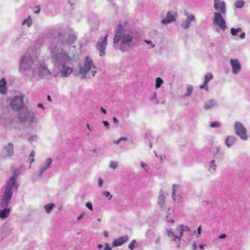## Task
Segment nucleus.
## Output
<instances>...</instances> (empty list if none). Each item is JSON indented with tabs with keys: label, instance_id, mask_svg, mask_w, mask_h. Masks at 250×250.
<instances>
[{
	"label": "nucleus",
	"instance_id": "obj_15",
	"mask_svg": "<svg viewBox=\"0 0 250 250\" xmlns=\"http://www.w3.org/2000/svg\"><path fill=\"white\" fill-rule=\"evenodd\" d=\"M214 3L215 9L217 11H220V13L223 15H225L227 10L225 2L220 0H214Z\"/></svg>",
	"mask_w": 250,
	"mask_h": 250
},
{
	"label": "nucleus",
	"instance_id": "obj_7",
	"mask_svg": "<svg viewBox=\"0 0 250 250\" xmlns=\"http://www.w3.org/2000/svg\"><path fill=\"white\" fill-rule=\"evenodd\" d=\"M33 72L36 74V77L43 79L51 75V71L48 68L47 65L44 62H40L37 65V71L34 70Z\"/></svg>",
	"mask_w": 250,
	"mask_h": 250
},
{
	"label": "nucleus",
	"instance_id": "obj_58",
	"mask_svg": "<svg viewBox=\"0 0 250 250\" xmlns=\"http://www.w3.org/2000/svg\"><path fill=\"white\" fill-rule=\"evenodd\" d=\"M197 232H198V234H201V226H200L198 229H197Z\"/></svg>",
	"mask_w": 250,
	"mask_h": 250
},
{
	"label": "nucleus",
	"instance_id": "obj_64",
	"mask_svg": "<svg viewBox=\"0 0 250 250\" xmlns=\"http://www.w3.org/2000/svg\"><path fill=\"white\" fill-rule=\"evenodd\" d=\"M101 111L102 112L104 113V114H106V111L103 107H101Z\"/></svg>",
	"mask_w": 250,
	"mask_h": 250
},
{
	"label": "nucleus",
	"instance_id": "obj_26",
	"mask_svg": "<svg viewBox=\"0 0 250 250\" xmlns=\"http://www.w3.org/2000/svg\"><path fill=\"white\" fill-rule=\"evenodd\" d=\"M158 204L161 208H163L165 205V197L163 193L161 192L158 199Z\"/></svg>",
	"mask_w": 250,
	"mask_h": 250
},
{
	"label": "nucleus",
	"instance_id": "obj_40",
	"mask_svg": "<svg viewBox=\"0 0 250 250\" xmlns=\"http://www.w3.org/2000/svg\"><path fill=\"white\" fill-rule=\"evenodd\" d=\"M178 187H179V185H178L174 184L172 185V196L173 198H174V197L175 195L176 189Z\"/></svg>",
	"mask_w": 250,
	"mask_h": 250
},
{
	"label": "nucleus",
	"instance_id": "obj_54",
	"mask_svg": "<svg viewBox=\"0 0 250 250\" xmlns=\"http://www.w3.org/2000/svg\"><path fill=\"white\" fill-rule=\"evenodd\" d=\"M38 107L42 108L43 110H44V107L42 103L38 104Z\"/></svg>",
	"mask_w": 250,
	"mask_h": 250
},
{
	"label": "nucleus",
	"instance_id": "obj_57",
	"mask_svg": "<svg viewBox=\"0 0 250 250\" xmlns=\"http://www.w3.org/2000/svg\"><path fill=\"white\" fill-rule=\"evenodd\" d=\"M160 242V237H158L155 240V244H158V243H159Z\"/></svg>",
	"mask_w": 250,
	"mask_h": 250
},
{
	"label": "nucleus",
	"instance_id": "obj_9",
	"mask_svg": "<svg viewBox=\"0 0 250 250\" xmlns=\"http://www.w3.org/2000/svg\"><path fill=\"white\" fill-rule=\"evenodd\" d=\"M23 95L21 94L10 99V105L15 111H19L23 106Z\"/></svg>",
	"mask_w": 250,
	"mask_h": 250
},
{
	"label": "nucleus",
	"instance_id": "obj_49",
	"mask_svg": "<svg viewBox=\"0 0 250 250\" xmlns=\"http://www.w3.org/2000/svg\"><path fill=\"white\" fill-rule=\"evenodd\" d=\"M245 36H246L245 33L243 32L241 33V34L239 36V37L241 39H243L245 38Z\"/></svg>",
	"mask_w": 250,
	"mask_h": 250
},
{
	"label": "nucleus",
	"instance_id": "obj_56",
	"mask_svg": "<svg viewBox=\"0 0 250 250\" xmlns=\"http://www.w3.org/2000/svg\"><path fill=\"white\" fill-rule=\"evenodd\" d=\"M38 9V10H36V11H34V13L35 14H38L39 13L40 11V6H38L36 7Z\"/></svg>",
	"mask_w": 250,
	"mask_h": 250
},
{
	"label": "nucleus",
	"instance_id": "obj_20",
	"mask_svg": "<svg viewBox=\"0 0 250 250\" xmlns=\"http://www.w3.org/2000/svg\"><path fill=\"white\" fill-rule=\"evenodd\" d=\"M128 240V237L127 235L122 236L116 239H114L112 245L114 247H118L123 245Z\"/></svg>",
	"mask_w": 250,
	"mask_h": 250
},
{
	"label": "nucleus",
	"instance_id": "obj_30",
	"mask_svg": "<svg viewBox=\"0 0 250 250\" xmlns=\"http://www.w3.org/2000/svg\"><path fill=\"white\" fill-rule=\"evenodd\" d=\"M242 30V28L240 27H238L237 28H231L230 29V33L233 36H237L238 33L239 32H241Z\"/></svg>",
	"mask_w": 250,
	"mask_h": 250
},
{
	"label": "nucleus",
	"instance_id": "obj_6",
	"mask_svg": "<svg viewBox=\"0 0 250 250\" xmlns=\"http://www.w3.org/2000/svg\"><path fill=\"white\" fill-rule=\"evenodd\" d=\"M18 119L21 123L32 128L36 126L39 123V118L35 116L34 112L27 108L19 112Z\"/></svg>",
	"mask_w": 250,
	"mask_h": 250
},
{
	"label": "nucleus",
	"instance_id": "obj_38",
	"mask_svg": "<svg viewBox=\"0 0 250 250\" xmlns=\"http://www.w3.org/2000/svg\"><path fill=\"white\" fill-rule=\"evenodd\" d=\"M102 195L108 198L109 200H110L112 195L110 194V192L108 191H104L102 192Z\"/></svg>",
	"mask_w": 250,
	"mask_h": 250
},
{
	"label": "nucleus",
	"instance_id": "obj_51",
	"mask_svg": "<svg viewBox=\"0 0 250 250\" xmlns=\"http://www.w3.org/2000/svg\"><path fill=\"white\" fill-rule=\"evenodd\" d=\"M113 121L114 123L115 124L117 125L118 124V123H119V121H118V120L116 118H115V117H113Z\"/></svg>",
	"mask_w": 250,
	"mask_h": 250
},
{
	"label": "nucleus",
	"instance_id": "obj_27",
	"mask_svg": "<svg viewBox=\"0 0 250 250\" xmlns=\"http://www.w3.org/2000/svg\"><path fill=\"white\" fill-rule=\"evenodd\" d=\"M178 229L180 230V236H182L183 234L184 231H189L190 229L188 227L181 225L178 226Z\"/></svg>",
	"mask_w": 250,
	"mask_h": 250
},
{
	"label": "nucleus",
	"instance_id": "obj_18",
	"mask_svg": "<svg viewBox=\"0 0 250 250\" xmlns=\"http://www.w3.org/2000/svg\"><path fill=\"white\" fill-rule=\"evenodd\" d=\"M219 154L216 153L213 155V159L208 163V170L211 173H214L217 169L216 160L218 159Z\"/></svg>",
	"mask_w": 250,
	"mask_h": 250
},
{
	"label": "nucleus",
	"instance_id": "obj_13",
	"mask_svg": "<svg viewBox=\"0 0 250 250\" xmlns=\"http://www.w3.org/2000/svg\"><path fill=\"white\" fill-rule=\"evenodd\" d=\"M108 35H106L103 38L98 40L96 44V48L100 52L99 55L103 57L105 54V48L107 44Z\"/></svg>",
	"mask_w": 250,
	"mask_h": 250
},
{
	"label": "nucleus",
	"instance_id": "obj_62",
	"mask_svg": "<svg viewBox=\"0 0 250 250\" xmlns=\"http://www.w3.org/2000/svg\"><path fill=\"white\" fill-rule=\"evenodd\" d=\"M119 139L120 140V141H125L127 140V138L124 137H122L120 138Z\"/></svg>",
	"mask_w": 250,
	"mask_h": 250
},
{
	"label": "nucleus",
	"instance_id": "obj_61",
	"mask_svg": "<svg viewBox=\"0 0 250 250\" xmlns=\"http://www.w3.org/2000/svg\"><path fill=\"white\" fill-rule=\"evenodd\" d=\"M104 236L105 237H108V233L107 232V231H104Z\"/></svg>",
	"mask_w": 250,
	"mask_h": 250
},
{
	"label": "nucleus",
	"instance_id": "obj_22",
	"mask_svg": "<svg viewBox=\"0 0 250 250\" xmlns=\"http://www.w3.org/2000/svg\"><path fill=\"white\" fill-rule=\"evenodd\" d=\"M216 107H218V104L217 102L214 99H211L206 102L204 105V108L205 110H209Z\"/></svg>",
	"mask_w": 250,
	"mask_h": 250
},
{
	"label": "nucleus",
	"instance_id": "obj_11",
	"mask_svg": "<svg viewBox=\"0 0 250 250\" xmlns=\"http://www.w3.org/2000/svg\"><path fill=\"white\" fill-rule=\"evenodd\" d=\"M14 155V145L12 143H9L4 146L0 152V156L3 159L10 158Z\"/></svg>",
	"mask_w": 250,
	"mask_h": 250
},
{
	"label": "nucleus",
	"instance_id": "obj_60",
	"mask_svg": "<svg viewBox=\"0 0 250 250\" xmlns=\"http://www.w3.org/2000/svg\"><path fill=\"white\" fill-rule=\"evenodd\" d=\"M176 235H178V236H180V230L178 229V226L176 228Z\"/></svg>",
	"mask_w": 250,
	"mask_h": 250
},
{
	"label": "nucleus",
	"instance_id": "obj_24",
	"mask_svg": "<svg viewBox=\"0 0 250 250\" xmlns=\"http://www.w3.org/2000/svg\"><path fill=\"white\" fill-rule=\"evenodd\" d=\"M236 139L234 136H228L225 140V144L228 147H230L235 143Z\"/></svg>",
	"mask_w": 250,
	"mask_h": 250
},
{
	"label": "nucleus",
	"instance_id": "obj_41",
	"mask_svg": "<svg viewBox=\"0 0 250 250\" xmlns=\"http://www.w3.org/2000/svg\"><path fill=\"white\" fill-rule=\"evenodd\" d=\"M136 243L135 240L132 241L128 245V248L131 250H133L134 248L135 244Z\"/></svg>",
	"mask_w": 250,
	"mask_h": 250
},
{
	"label": "nucleus",
	"instance_id": "obj_23",
	"mask_svg": "<svg viewBox=\"0 0 250 250\" xmlns=\"http://www.w3.org/2000/svg\"><path fill=\"white\" fill-rule=\"evenodd\" d=\"M6 80L4 78H2L0 80V93L2 95H4L6 93Z\"/></svg>",
	"mask_w": 250,
	"mask_h": 250
},
{
	"label": "nucleus",
	"instance_id": "obj_2",
	"mask_svg": "<svg viewBox=\"0 0 250 250\" xmlns=\"http://www.w3.org/2000/svg\"><path fill=\"white\" fill-rule=\"evenodd\" d=\"M115 31L113 43L117 44L121 41L119 49L123 52L127 51L130 47L136 45L139 41V38L135 33L125 30L121 23L115 28Z\"/></svg>",
	"mask_w": 250,
	"mask_h": 250
},
{
	"label": "nucleus",
	"instance_id": "obj_32",
	"mask_svg": "<svg viewBox=\"0 0 250 250\" xmlns=\"http://www.w3.org/2000/svg\"><path fill=\"white\" fill-rule=\"evenodd\" d=\"M244 3L243 0L236 1L234 3V6L236 8H241L244 6Z\"/></svg>",
	"mask_w": 250,
	"mask_h": 250
},
{
	"label": "nucleus",
	"instance_id": "obj_37",
	"mask_svg": "<svg viewBox=\"0 0 250 250\" xmlns=\"http://www.w3.org/2000/svg\"><path fill=\"white\" fill-rule=\"evenodd\" d=\"M35 155V152L34 150H32L29 156V160L30 161V163L32 164L35 161L34 157Z\"/></svg>",
	"mask_w": 250,
	"mask_h": 250
},
{
	"label": "nucleus",
	"instance_id": "obj_48",
	"mask_svg": "<svg viewBox=\"0 0 250 250\" xmlns=\"http://www.w3.org/2000/svg\"><path fill=\"white\" fill-rule=\"evenodd\" d=\"M36 139V136H32V137H30L28 140L30 142V143H32L34 140H35V139Z\"/></svg>",
	"mask_w": 250,
	"mask_h": 250
},
{
	"label": "nucleus",
	"instance_id": "obj_36",
	"mask_svg": "<svg viewBox=\"0 0 250 250\" xmlns=\"http://www.w3.org/2000/svg\"><path fill=\"white\" fill-rule=\"evenodd\" d=\"M118 167V163L116 161H111L109 164V167L113 169H116Z\"/></svg>",
	"mask_w": 250,
	"mask_h": 250
},
{
	"label": "nucleus",
	"instance_id": "obj_21",
	"mask_svg": "<svg viewBox=\"0 0 250 250\" xmlns=\"http://www.w3.org/2000/svg\"><path fill=\"white\" fill-rule=\"evenodd\" d=\"M167 234L168 237L170 238L171 241L176 242L177 240V247H179L180 241H181V237L178 236V235L175 234L172 231V229H170L168 230H167Z\"/></svg>",
	"mask_w": 250,
	"mask_h": 250
},
{
	"label": "nucleus",
	"instance_id": "obj_31",
	"mask_svg": "<svg viewBox=\"0 0 250 250\" xmlns=\"http://www.w3.org/2000/svg\"><path fill=\"white\" fill-rule=\"evenodd\" d=\"M167 214L166 216V219L168 222H170L173 223L174 222V220L173 218V215L171 212H167Z\"/></svg>",
	"mask_w": 250,
	"mask_h": 250
},
{
	"label": "nucleus",
	"instance_id": "obj_14",
	"mask_svg": "<svg viewBox=\"0 0 250 250\" xmlns=\"http://www.w3.org/2000/svg\"><path fill=\"white\" fill-rule=\"evenodd\" d=\"M230 64L232 68V73L234 75L239 74L242 69L241 64L240 61L236 59H231Z\"/></svg>",
	"mask_w": 250,
	"mask_h": 250
},
{
	"label": "nucleus",
	"instance_id": "obj_25",
	"mask_svg": "<svg viewBox=\"0 0 250 250\" xmlns=\"http://www.w3.org/2000/svg\"><path fill=\"white\" fill-rule=\"evenodd\" d=\"M10 212V209L8 208H0V218L1 219H5L7 218Z\"/></svg>",
	"mask_w": 250,
	"mask_h": 250
},
{
	"label": "nucleus",
	"instance_id": "obj_33",
	"mask_svg": "<svg viewBox=\"0 0 250 250\" xmlns=\"http://www.w3.org/2000/svg\"><path fill=\"white\" fill-rule=\"evenodd\" d=\"M26 24L28 27H30L32 24V20L30 17H28L27 19H25L22 22V25Z\"/></svg>",
	"mask_w": 250,
	"mask_h": 250
},
{
	"label": "nucleus",
	"instance_id": "obj_50",
	"mask_svg": "<svg viewBox=\"0 0 250 250\" xmlns=\"http://www.w3.org/2000/svg\"><path fill=\"white\" fill-rule=\"evenodd\" d=\"M104 250H111V248L109 246L107 243H105V246Z\"/></svg>",
	"mask_w": 250,
	"mask_h": 250
},
{
	"label": "nucleus",
	"instance_id": "obj_46",
	"mask_svg": "<svg viewBox=\"0 0 250 250\" xmlns=\"http://www.w3.org/2000/svg\"><path fill=\"white\" fill-rule=\"evenodd\" d=\"M103 123L105 126L106 128L108 129L109 128L110 125L107 121H103Z\"/></svg>",
	"mask_w": 250,
	"mask_h": 250
},
{
	"label": "nucleus",
	"instance_id": "obj_8",
	"mask_svg": "<svg viewBox=\"0 0 250 250\" xmlns=\"http://www.w3.org/2000/svg\"><path fill=\"white\" fill-rule=\"evenodd\" d=\"M234 129L235 134L241 139L246 141L249 138V135L247 130L243 124L237 121L234 124Z\"/></svg>",
	"mask_w": 250,
	"mask_h": 250
},
{
	"label": "nucleus",
	"instance_id": "obj_63",
	"mask_svg": "<svg viewBox=\"0 0 250 250\" xmlns=\"http://www.w3.org/2000/svg\"><path fill=\"white\" fill-rule=\"evenodd\" d=\"M120 142H121V141H120V139H118L117 140H115V141H114V143H115V144H116L118 145V144H119L120 143Z\"/></svg>",
	"mask_w": 250,
	"mask_h": 250
},
{
	"label": "nucleus",
	"instance_id": "obj_52",
	"mask_svg": "<svg viewBox=\"0 0 250 250\" xmlns=\"http://www.w3.org/2000/svg\"><path fill=\"white\" fill-rule=\"evenodd\" d=\"M141 167H142V168H146V167L147 166V164H146V163H144V162H142L141 163Z\"/></svg>",
	"mask_w": 250,
	"mask_h": 250
},
{
	"label": "nucleus",
	"instance_id": "obj_1",
	"mask_svg": "<svg viewBox=\"0 0 250 250\" xmlns=\"http://www.w3.org/2000/svg\"><path fill=\"white\" fill-rule=\"evenodd\" d=\"M49 49L51 60L58 72L63 77H68L73 71L72 67L66 65L71 60L69 55L63 49L53 44L50 45Z\"/></svg>",
	"mask_w": 250,
	"mask_h": 250
},
{
	"label": "nucleus",
	"instance_id": "obj_10",
	"mask_svg": "<svg viewBox=\"0 0 250 250\" xmlns=\"http://www.w3.org/2000/svg\"><path fill=\"white\" fill-rule=\"evenodd\" d=\"M58 37L60 41L64 45H70L74 43L76 39L74 34H67L62 31L59 32Z\"/></svg>",
	"mask_w": 250,
	"mask_h": 250
},
{
	"label": "nucleus",
	"instance_id": "obj_53",
	"mask_svg": "<svg viewBox=\"0 0 250 250\" xmlns=\"http://www.w3.org/2000/svg\"><path fill=\"white\" fill-rule=\"evenodd\" d=\"M98 24H97V23H95L94 26H91V28H92V30H95V29H97L98 28Z\"/></svg>",
	"mask_w": 250,
	"mask_h": 250
},
{
	"label": "nucleus",
	"instance_id": "obj_44",
	"mask_svg": "<svg viewBox=\"0 0 250 250\" xmlns=\"http://www.w3.org/2000/svg\"><path fill=\"white\" fill-rule=\"evenodd\" d=\"M103 183H104V181H103V179L101 177H99L98 178V186L100 188L102 187V186L103 185Z\"/></svg>",
	"mask_w": 250,
	"mask_h": 250
},
{
	"label": "nucleus",
	"instance_id": "obj_59",
	"mask_svg": "<svg viewBox=\"0 0 250 250\" xmlns=\"http://www.w3.org/2000/svg\"><path fill=\"white\" fill-rule=\"evenodd\" d=\"M226 237V235L225 234H222L219 236L220 239H225Z\"/></svg>",
	"mask_w": 250,
	"mask_h": 250
},
{
	"label": "nucleus",
	"instance_id": "obj_39",
	"mask_svg": "<svg viewBox=\"0 0 250 250\" xmlns=\"http://www.w3.org/2000/svg\"><path fill=\"white\" fill-rule=\"evenodd\" d=\"M210 126L212 128H217L220 126V123L218 122L211 123Z\"/></svg>",
	"mask_w": 250,
	"mask_h": 250
},
{
	"label": "nucleus",
	"instance_id": "obj_43",
	"mask_svg": "<svg viewBox=\"0 0 250 250\" xmlns=\"http://www.w3.org/2000/svg\"><path fill=\"white\" fill-rule=\"evenodd\" d=\"M85 206L89 210H93L92 204L91 202L86 203Z\"/></svg>",
	"mask_w": 250,
	"mask_h": 250
},
{
	"label": "nucleus",
	"instance_id": "obj_19",
	"mask_svg": "<svg viewBox=\"0 0 250 250\" xmlns=\"http://www.w3.org/2000/svg\"><path fill=\"white\" fill-rule=\"evenodd\" d=\"M185 15L187 16V18L181 23V25L183 28L187 29L189 27L190 22L195 20V17L194 15L192 14L189 15L187 13H186Z\"/></svg>",
	"mask_w": 250,
	"mask_h": 250
},
{
	"label": "nucleus",
	"instance_id": "obj_45",
	"mask_svg": "<svg viewBox=\"0 0 250 250\" xmlns=\"http://www.w3.org/2000/svg\"><path fill=\"white\" fill-rule=\"evenodd\" d=\"M200 89H205L206 91L208 90V84H205V82H204L203 84L200 86Z\"/></svg>",
	"mask_w": 250,
	"mask_h": 250
},
{
	"label": "nucleus",
	"instance_id": "obj_28",
	"mask_svg": "<svg viewBox=\"0 0 250 250\" xmlns=\"http://www.w3.org/2000/svg\"><path fill=\"white\" fill-rule=\"evenodd\" d=\"M55 205L53 203H50L47 205H46L44 206V208L46 210V212L47 213H50L51 211L53 210V208L55 207Z\"/></svg>",
	"mask_w": 250,
	"mask_h": 250
},
{
	"label": "nucleus",
	"instance_id": "obj_4",
	"mask_svg": "<svg viewBox=\"0 0 250 250\" xmlns=\"http://www.w3.org/2000/svg\"><path fill=\"white\" fill-rule=\"evenodd\" d=\"M34 63L33 59L31 55L27 53L23 55L19 62V71L20 73L26 76L31 81L36 79V74L32 72L31 74L29 73V70Z\"/></svg>",
	"mask_w": 250,
	"mask_h": 250
},
{
	"label": "nucleus",
	"instance_id": "obj_17",
	"mask_svg": "<svg viewBox=\"0 0 250 250\" xmlns=\"http://www.w3.org/2000/svg\"><path fill=\"white\" fill-rule=\"evenodd\" d=\"M176 14H172L169 11L167 13L166 17L161 21V23L164 24H167L176 20Z\"/></svg>",
	"mask_w": 250,
	"mask_h": 250
},
{
	"label": "nucleus",
	"instance_id": "obj_55",
	"mask_svg": "<svg viewBox=\"0 0 250 250\" xmlns=\"http://www.w3.org/2000/svg\"><path fill=\"white\" fill-rule=\"evenodd\" d=\"M84 215V213H82L78 218H77V220H80L81 219H83V216Z\"/></svg>",
	"mask_w": 250,
	"mask_h": 250
},
{
	"label": "nucleus",
	"instance_id": "obj_12",
	"mask_svg": "<svg viewBox=\"0 0 250 250\" xmlns=\"http://www.w3.org/2000/svg\"><path fill=\"white\" fill-rule=\"evenodd\" d=\"M213 22L214 24L217 25L220 29L224 31L226 29V21L223 17L222 14L220 12H214Z\"/></svg>",
	"mask_w": 250,
	"mask_h": 250
},
{
	"label": "nucleus",
	"instance_id": "obj_35",
	"mask_svg": "<svg viewBox=\"0 0 250 250\" xmlns=\"http://www.w3.org/2000/svg\"><path fill=\"white\" fill-rule=\"evenodd\" d=\"M163 83V80L159 77L157 78L156 80L155 88L157 89L159 88Z\"/></svg>",
	"mask_w": 250,
	"mask_h": 250
},
{
	"label": "nucleus",
	"instance_id": "obj_29",
	"mask_svg": "<svg viewBox=\"0 0 250 250\" xmlns=\"http://www.w3.org/2000/svg\"><path fill=\"white\" fill-rule=\"evenodd\" d=\"M213 78V75L211 73H208L205 76V84H208V82L211 80Z\"/></svg>",
	"mask_w": 250,
	"mask_h": 250
},
{
	"label": "nucleus",
	"instance_id": "obj_5",
	"mask_svg": "<svg viewBox=\"0 0 250 250\" xmlns=\"http://www.w3.org/2000/svg\"><path fill=\"white\" fill-rule=\"evenodd\" d=\"M80 74L83 78H87L90 77H94L97 71L92 59L88 56L83 58L82 64L79 66Z\"/></svg>",
	"mask_w": 250,
	"mask_h": 250
},
{
	"label": "nucleus",
	"instance_id": "obj_42",
	"mask_svg": "<svg viewBox=\"0 0 250 250\" xmlns=\"http://www.w3.org/2000/svg\"><path fill=\"white\" fill-rule=\"evenodd\" d=\"M151 100L155 101V104H158V101L157 99V94H156V92L153 93V94L152 96V97L151 98Z\"/></svg>",
	"mask_w": 250,
	"mask_h": 250
},
{
	"label": "nucleus",
	"instance_id": "obj_16",
	"mask_svg": "<svg viewBox=\"0 0 250 250\" xmlns=\"http://www.w3.org/2000/svg\"><path fill=\"white\" fill-rule=\"evenodd\" d=\"M52 162L53 160L51 158H48L45 159L44 164L40 167L39 169V176H41L45 171L51 167Z\"/></svg>",
	"mask_w": 250,
	"mask_h": 250
},
{
	"label": "nucleus",
	"instance_id": "obj_47",
	"mask_svg": "<svg viewBox=\"0 0 250 250\" xmlns=\"http://www.w3.org/2000/svg\"><path fill=\"white\" fill-rule=\"evenodd\" d=\"M145 42H146L148 44L151 45V47H155V45L152 44V42L151 41L145 40Z\"/></svg>",
	"mask_w": 250,
	"mask_h": 250
},
{
	"label": "nucleus",
	"instance_id": "obj_34",
	"mask_svg": "<svg viewBox=\"0 0 250 250\" xmlns=\"http://www.w3.org/2000/svg\"><path fill=\"white\" fill-rule=\"evenodd\" d=\"M193 91V86L192 85H188L187 88L186 93L185 94V96H189Z\"/></svg>",
	"mask_w": 250,
	"mask_h": 250
},
{
	"label": "nucleus",
	"instance_id": "obj_3",
	"mask_svg": "<svg viewBox=\"0 0 250 250\" xmlns=\"http://www.w3.org/2000/svg\"><path fill=\"white\" fill-rule=\"evenodd\" d=\"M18 176L17 171H14L13 175L7 181L3 188V192L0 199V208H7L12 199L14 190H17L19 185L16 182Z\"/></svg>",
	"mask_w": 250,
	"mask_h": 250
}]
</instances>
